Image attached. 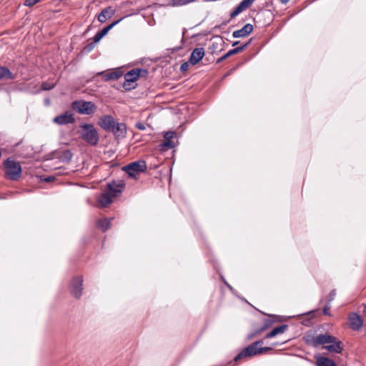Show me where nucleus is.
Wrapping results in <instances>:
<instances>
[{
  "label": "nucleus",
  "instance_id": "24",
  "mask_svg": "<svg viewBox=\"0 0 366 366\" xmlns=\"http://www.w3.org/2000/svg\"><path fill=\"white\" fill-rule=\"evenodd\" d=\"M114 14V10L112 7H107L104 9L98 15V21L101 23L105 22L107 19H110Z\"/></svg>",
  "mask_w": 366,
  "mask_h": 366
},
{
  "label": "nucleus",
  "instance_id": "18",
  "mask_svg": "<svg viewBox=\"0 0 366 366\" xmlns=\"http://www.w3.org/2000/svg\"><path fill=\"white\" fill-rule=\"evenodd\" d=\"M99 75L102 76V79L104 81H108L110 80H117L120 77L123 76V71L121 70V69L118 68L112 71L105 73V72H99Z\"/></svg>",
  "mask_w": 366,
  "mask_h": 366
},
{
  "label": "nucleus",
  "instance_id": "43",
  "mask_svg": "<svg viewBox=\"0 0 366 366\" xmlns=\"http://www.w3.org/2000/svg\"><path fill=\"white\" fill-rule=\"evenodd\" d=\"M313 313H314V311H310V312H309L307 313V315H311V316H312V317H314Z\"/></svg>",
  "mask_w": 366,
  "mask_h": 366
},
{
  "label": "nucleus",
  "instance_id": "38",
  "mask_svg": "<svg viewBox=\"0 0 366 366\" xmlns=\"http://www.w3.org/2000/svg\"><path fill=\"white\" fill-rule=\"evenodd\" d=\"M189 64L190 63L189 61L183 63L180 66V71L182 72L187 71L189 69Z\"/></svg>",
  "mask_w": 366,
  "mask_h": 366
},
{
  "label": "nucleus",
  "instance_id": "27",
  "mask_svg": "<svg viewBox=\"0 0 366 366\" xmlns=\"http://www.w3.org/2000/svg\"><path fill=\"white\" fill-rule=\"evenodd\" d=\"M112 220V219L107 218L99 219L97 222V227L104 232L110 228Z\"/></svg>",
  "mask_w": 366,
  "mask_h": 366
},
{
  "label": "nucleus",
  "instance_id": "7",
  "mask_svg": "<svg viewBox=\"0 0 366 366\" xmlns=\"http://www.w3.org/2000/svg\"><path fill=\"white\" fill-rule=\"evenodd\" d=\"M257 345H249L248 347L244 348L237 356L234 357V361L237 362L244 357H249L257 355H261L264 352L271 350L269 347H257Z\"/></svg>",
  "mask_w": 366,
  "mask_h": 366
},
{
  "label": "nucleus",
  "instance_id": "11",
  "mask_svg": "<svg viewBox=\"0 0 366 366\" xmlns=\"http://www.w3.org/2000/svg\"><path fill=\"white\" fill-rule=\"evenodd\" d=\"M116 123V120L111 115H104L98 122L99 127L106 132H111Z\"/></svg>",
  "mask_w": 366,
  "mask_h": 366
},
{
  "label": "nucleus",
  "instance_id": "39",
  "mask_svg": "<svg viewBox=\"0 0 366 366\" xmlns=\"http://www.w3.org/2000/svg\"><path fill=\"white\" fill-rule=\"evenodd\" d=\"M327 304H329V303L327 302ZM330 308V307L328 305H326L323 308V311H322L323 314L325 315H330V313H329Z\"/></svg>",
  "mask_w": 366,
  "mask_h": 366
},
{
  "label": "nucleus",
  "instance_id": "10",
  "mask_svg": "<svg viewBox=\"0 0 366 366\" xmlns=\"http://www.w3.org/2000/svg\"><path fill=\"white\" fill-rule=\"evenodd\" d=\"M137 69H134L124 74L125 81L122 86L125 90L129 91L136 87L135 86H132V84L134 83L139 79Z\"/></svg>",
  "mask_w": 366,
  "mask_h": 366
},
{
  "label": "nucleus",
  "instance_id": "16",
  "mask_svg": "<svg viewBox=\"0 0 366 366\" xmlns=\"http://www.w3.org/2000/svg\"><path fill=\"white\" fill-rule=\"evenodd\" d=\"M110 132L113 133L117 140L124 139L127 134V125L123 122H117Z\"/></svg>",
  "mask_w": 366,
  "mask_h": 366
},
{
  "label": "nucleus",
  "instance_id": "42",
  "mask_svg": "<svg viewBox=\"0 0 366 366\" xmlns=\"http://www.w3.org/2000/svg\"><path fill=\"white\" fill-rule=\"evenodd\" d=\"M282 4H287L290 0H280Z\"/></svg>",
  "mask_w": 366,
  "mask_h": 366
},
{
  "label": "nucleus",
  "instance_id": "36",
  "mask_svg": "<svg viewBox=\"0 0 366 366\" xmlns=\"http://www.w3.org/2000/svg\"><path fill=\"white\" fill-rule=\"evenodd\" d=\"M255 0H242L240 4H243L245 9L249 8Z\"/></svg>",
  "mask_w": 366,
  "mask_h": 366
},
{
  "label": "nucleus",
  "instance_id": "37",
  "mask_svg": "<svg viewBox=\"0 0 366 366\" xmlns=\"http://www.w3.org/2000/svg\"><path fill=\"white\" fill-rule=\"evenodd\" d=\"M135 128L139 129V130H144L146 129V125L144 122H138L134 125Z\"/></svg>",
  "mask_w": 366,
  "mask_h": 366
},
{
  "label": "nucleus",
  "instance_id": "12",
  "mask_svg": "<svg viewBox=\"0 0 366 366\" xmlns=\"http://www.w3.org/2000/svg\"><path fill=\"white\" fill-rule=\"evenodd\" d=\"M108 193H110L114 197H117L122 192L123 189L125 187V184L122 181L115 182L113 181L107 184Z\"/></svg>",
  "mask_w": 366,
  "mask_h": 366
},
{
  "label": "nucleus",
  "instance_id": "14",
  "mask_svg": "<svg viewBox=\"0 0 366 366\" xmlns=\"http://www.w3.org/2000/svg\"><path fill=\"white\" fill-rule=\"evenodd\" d=\"M363 325V320L357 313H352L348 317V325L349 327L355 330H359Z\"/></svg>",
  "mask_w": 366,
  "mask_h": 366
},
{
  "label": "nucleus",
  "instance_id": "5",
  "mask_svg": "<svg viewBox=\"0 0 366 366\" xmlns=\"http://www.w3.org/2000/svg\"><path fill=\"white\" fill-rule=\"evenodd\" d=\"M305 339L307 343H309L310 341H312V343H342L337 337L328 332L314 336V332L310 331Z\"/></svg>",
  "mask_w": 366,
  "mask_h": 366
},
{
  "label": "nucleus",
  "instance_id": "1",
  "mask_svg": "<svg viewBox=\"0 0 366 366\" xmlns=\"http://www.w3.org/2000/svg\"><path fill=\"white\" fill-rule=\"evenodd\" d=\"M282 320V317L279 315H269V318L264 320V325L247 335V340L254 341L253 343H263V338H262V334L267 331V329L270 327L273 323L281 322Z\"/></svg>",
  "mask_w": 366,
  "mask_h": 366
},
{
  "label": "nucleus",
  "instance_id": "20",
  "mask_svg": "<svg viewBox=\"0 0 366 366\" xmlns=\"http://www.w3.org/2000/svg\"><path fill=\"white\" fill-rule=\"evenodd\" d=\"M253 26L251 24H245L242 29L234 31L232 33L234 38H242L250 34L253 31Z\"/></svg>",
  "mask_w": 366,
  "mask_h": 366
},
{
  "label": "nucleus",
  "instance_id": "23",
  "mask_svg": "<svg viewBox=\"0 0 366 366\" xmlns=\"http://www.w3.org/2000/svg\"><path fill=\"white\" fill-rule=\"evenodd\" d=\"M114 197L108 193L107 191L102 192L98 198V203L101 207H106L112 202Z\"/></svg>",
  "mask_w": 366,
  "mask_h": 366
},
{
  "label": "nucleus",
  "instance_id": "8",
  "mask_svg": "<svg viewBox=\"0 0 366 366\" xmlns=\"http://www.w3.org/2000/svg\"><path fill=\"white\" fill-rule=\"evenodd\" d=\"M69 290L74 298L79 299L83 292V277L81 276L74 277L69 285Z\"/></svg>",
  "mask_w": 366,
  "mask_h": 366
},
{
  "label": "nucleus",
  "instance_id": "19",
  "mask_svg": "<svg viewBox=\"0 0 366 366\" xmlns=\"http://www.w3.org/2000/svg\"><path fill=\"white\" fill-rule=\"evenodd\" d=\"M250 41H251V39L248 42L245 43L244 44H243V45H242L240 46L236 47V48H234L233 49H230L225 54H224L222 56L219 58L217 60V63H220L222 61H224L226 59H227L228 57H229V56H231L232 55H234V54L240 53L241 51H242L249 44Z\"/></svg>",
  "mask_w": 366,
  "mask_h": 366
},
{
  "label": "nucleus",
  "instance_id": "46",
  "mask_svg": "<svg viewBox=\"0 0 366 366\" xmlns=\"http://www.w3.org/2000/svg\"><path fill=\"white\" fill-rule=\"evenodd\" d=\"M289 341H290V339L283 341L282 343L285 344V343H287V342H289Z\"/></svg>",
  "mask_w": 366,
  "mask_h": 366
},
{
  "label": "nucleus",
  "instance_id": "41",
  "mask_svg": "<svg viewBox=\"0 0 366 366\" xmlns=\"http://www.w3.org/2000/svg\"><path fill=\"white\" fill-rule=\"evenodd\" d=\"M41 87L42 90H46V82H42Z\"/></svg>",
  "mask_w": 366,
  "mask_h": 366
},
{
  "label": "nucleus",
  "instance_id": "33",
  "mask_svg": "<svg viewBox=\"0 0 366 366\" xmlns=\"http://www.w3.org/2000/svg\"><path fill=\"white\" fill-rule=\"evenodd\" d=\"M137 72L139 73L138 74V76H139V77H144L146 78L147 76V75L149 74V71L147 69H137Z\"/></svg>",
  "mask_w": 366,
  "mask_h": 366
},
{
  "label": "nucleus",
  "instance_id": "4",
  "mask_svg": "<svg viewBox=\"0 0 366 366\" xmlns=\"http://www.w3.org/2000/svg\"><path fill=\"white\" fill-rule=\"evenodd\" d=\"M71 108L78 114L92 115L97 110L96 104L92 102L76 100L71 103Z\"/></svg>",
  "mask_w": 366,
  "mask_h": 366
},
{
  "label": "nucleus",
  "instance_id": "31",
  "mask_svg": "<svg viewBox=\"0 0 366 366\" xmlns=\"http://www.w3.org/2000/svg\"><path fill=\"white\" fill-rule=\"evenodd\" d=\"M97 42H94V39H93V41L92 42H90L89 44H87L86 45H85L83 49H82V52L84 53H89L91 52L94 46H95V44H97Z\"/></svg>",
  "mask_w": 366,
  "mask_h": 366
},
{
  "label": "nucleus",
  "instance_id": "35",
  "mask_svg": "<svg viewBox=\"0 0 366 366\" xmlns=\"http://www.w3.org/2000/svg\"><path fill=\"white\" fill-rule=\"evenodd\" d=\"M39 1L40 0H24V5L26 6H32Z\"/></svg>",
  "mask_w": 366,
  "mask_h": 366
},
{
  "label": "nucleus",
  "instance_id": "28",
  "mask_svg": "<svg viewBox=\"0 0 366 366\" xmlns=\"http://www.w3.org/2000/svg\"><path fill=\"white\" fill-rule=\"evenodd\" d=\"M196 1L197 0H170L169 5L173 7H177L189 4Z\"/></svg>",
  "mask_w": 366,
  "mask_h": 366
},
{
  "label": "nucleus",
  "instance_id": "15",
  "mask_svg": "<svg viewBox=\"0 0 366 366\" xmlns=\"http://www.w3.org/2000/svg\"><path fill=\"white\" fill-rule=\"evenodd\" d=\"M288 327L289 326L285 324L274 327L271 331H266L265 332L262 334V338H263L264 340L274 337L278 335L285 333L287 330Z\"/></svg>",
  "mask_w": 366,
  "mask_h": 366
},
{
  "label": "nucleus",
  "instance_id": "30",
  "mask_svg": "<svg viewBox=\"0 0 366 366\" xmlns=\"http://www.w3.org/2000/svg\"><path fill=\"white\" fill-rule=\"evenodd\" d=\"M246 9L243 6V4H241L240 3L238 4V6L231 12L230 17L231 19L234 18L237 16L239 14H240L242 11L245 10Z\"/></svg>",
  "mask_w": 366,
  "mask_h": 366
},
{
  "label": "nucleus",
  "instance_id": "13",
  "mask_svg": "<svg viewBox=\"0 0 366 366\" xmlns=\"http://www.w3.org/2000/svg\"><path fill=\"white\" fill-rule=\"evenodd\" d=\"M54 122L59 125L73 124L75 122V118L74 117V114L71 112H66L65 113L56 117L54 119Z\"/></svg>",
  "mask_w": 366,
  "mask_h": 366
},
{
  "label": "nucleus",
  "instance_id": "47",
  "mask_svg": "<svg viewBox=\"0 0 366 366\" xmlns=\"http://www.w3.org/2000/svg\"><path fill=\"white\" fill-rule=\"evenodd\" d=\"M1 154H2V151H1V149H0V157H1Z\"/></svg>",
  "mask_w": 366,
  "mask_h": 366
},
{
  "label": "nucleus",
  "instance_id": "25",
  "mask_svg": "<svg viewBox=\"0 0 366 366\" xmlns=\"http://www.w3.org/2000/svg\"><path fill=\"white\" fill-rule=\"evenodd\" d=\"M16 75L14 74L7 67L0 66V80H13Z\"/></svg>",
  "mask_w": 366,
  "mask_h": 366
},
{
  "label": "nucleus",
  "instance_id": "34",
  "mask_svg": "<svg viewBox=\"0 0 366 366\" xmlns=\"http://www.w3.org/2000/svg\"><path fill=\"white\" fill-rule=\"evenodd\" d=\"M335 295L336 290H332L327 297V302L330 303V302H332L335 299Z\"/></svg>",
  "mask_w": 366,
  "mask_h": 366
},
{
  "label": "nucleus",
  "instance_id": "22",
  "mask_svg": "<svg viewBox=\"0 0 366 366\" xmlns=\"http://www.w3.org/2000/svg\"><path fill=\"white\" fill-rule=\"evenodd\" d=\"M119 21L120 19L117 20L111 24L104 27L99 31H98L93 37V39H94V42H99L109 32L110 29H112L119 22Z\"/></svg>",
  "mask_w": 366,
  "mask_h": 366
},
{
  "label": "nucleus",
  "instance_id": "2",
  "mask_svg": "<svg viewBox=\"0 0 366 366\" xmlns=\"http://www.w3.org/2000/svg\"><path fill=\"white\" fill-rule=\"evenodd\" d=\"M4 177L6 179L18 181L22 174L21 166L19 162L7 158L3 163Z\"/></svg>",
  "mask_w": 366,
  "mask_h": 366
},
{
  "label": "nucleus",
  "instance_id": "6",
  "mask_svg": "<svg viewBox=\"0 0 366 366\" xmlns=\"http://www.w3.org/2000/svg\"><path fill=\"white\" fill-rule=\"evenodd\" d=\"M147 163L144 160H139L131 162L122 167L124 171L130 177L137 179L140 173L147 170Z\"/></svg>",
  "mask_w": 366,
  "mask_h": 366
},
{
  "label": "nucleus",
  "instance_id": "26",
  "mask_svg": "<svg viewBox=\"0 0 366 366\" xmlns=\"http://www.w3.org/2000/svg\"><path fill=\"white\" fill-rule=\"evenodd\" d=\"M315 347L320 346V345H314ZM322 349H325L330 353H341L343 347L342 345H321Z\"/></svg>",
  "mask_w": 366,
  "mask_h": 366
},
{
  "label": "nucleus",
  "instance_id": "17",
  "mask_svg": "<svg viewBox=\"0 0 366 366\" xmlns=\"http://www.w3.org/2000/svg\"><path fill=\"white\" fill-rule=\"evenodd\" d=\"M204 56V49L203 47L195 48L191 53L189 62L192 65L199 63Z\"/></svg>",
  "mask_w": 366,
  "mask_h": 366
},
{
  "label": "nucleus",
  "instance_id": "45",
  "mask_svg": "<svg viewBox=\"0 0 366 366\" xmlns=\"http://www.w3.org/2000/svg\"><path fill=\"white\" fill-rule=\"evenodd\" d=\"M239 41H234L233 44H232V46H234L236 45H237L239 44Z\"/></svg>",
  "mask_w": 366,
  "mask_h": 366
},
{
  "label": "nucleus",
  "instance_id": "32",
  "mask_svg": "<svg viewBox=\"0 0 366 366\" xmlns=\"http://www.w3.org/2000/svg\"><path fill=\"white\" fill-rule=\"evenodd\" d=\"M175 136H176V132H172V131H169L164 134V138L166 141H168V140H172Z\"/></svg>",
  "mask_w": 366,
  "mask_h": 366
},
{
  "label": "nucleus",
  "instance_id": "44",
  "mask_svg": "<svg viewBox=\"0 0 366 366\" xmlns=\"http://www.w3.org/2000/svg\"><path fill=\"white\" fill-rule=\"evenodd\" d=\"M53 87H54V86H53V85H51V86H49V85L47 84L46 89H47V90H49V89H52Z\"/></svg>",
  "mask_w": 366,
  "mask_h": 366
},
{
  "label": "nucleus",
  "instance_id": "29",
  "mask_svg": "<svg viewBox=\"0 0 366 366\" xmlns=\"http://www.w3.org/2000/svg\"><path fill=\"white\" fill-rule=\"evenodd\" d=\"M175 147L174 143L172 140L166 141L164 140L162 143L159 144L160 150L166 151L170 149H172Z\"/></svg>",
  "mask_w": 366,
  "mask_h": 366
},
{
  "label": "nucleus",
  "instance_id": "3",
  "mask_svg": "<svg viewBox=\"0 0 366 366\" xmlns=\"http://www.w3.org/2000/svg\"><path fill=\"white\" fill-rule=\"evenodd\" d=\"M82 129L81 139L91 146L97 145L99 139V134L92 124H83L80 126Z\"/></svg>",
  "mask_w": 366,
  "mask_h": 366
},
{
  "label": "nucleus",
  "instance_id": "21",
  "mask_svg": "<svg viewBox=\"0 0 366 366\" xmlns=\"http://www.w3.org/2000/svg\"><path fill=\"white\" fill-rule=\"evenodd\" d=\"M316 366H337V364L331 359L325 355H315Z\"/></svg>",
  "mask_w": 366,
  "mask_h": 366
},
{
  "label": "nucleus",
  "instance_id": "40",
  "mask_svg": "<svg viewBox=\"0 0 366 366\" xmlns=\"http://www.w3.org/2000/svg\"><path fill=\"white\" fill-rule=\"evenodd\" d=\"M54 179V177H51V176H47V183L48 182H53Z\"/></svg>",
  "mask_w": 366,
  "mask_h": 366
},
{
  "label": "nucleus",
  "instance_id": "9",
  "mask_svg": "<svg viewBox=\"0 0 366 366\" xmlns=\"http://www.w3.org/2000/svg\"><path fill=\"white\" fill-rule=\"evenodd\" d=\"M73 154L69 149H58L47 154V160L57 159L59 162L63 163H69L72 159Z\"/></svg>",
  "mask_w": 366,
  "mask_h": 366
}]
</instances>
